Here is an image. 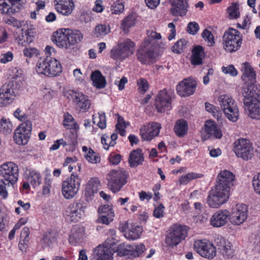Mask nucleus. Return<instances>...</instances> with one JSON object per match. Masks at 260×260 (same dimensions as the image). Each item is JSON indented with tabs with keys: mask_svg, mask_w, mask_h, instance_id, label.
I'll list each match as a JSON object with an SVG mask.
<instances>
[{
	"mask_svg": "<svg viewBox=\"0 0 260 260\" xmlns=\"http://www.w3.org/2000/svg\"><path fill=\"white\" fill-rule=\"evenodd\" d=\"M234 178V175L230 171H220L217 177L216 185L208 193L207 203L210 207L218 208L227 201Z\"/></svg>",
	"mask_w": 260,
	"mask_h": 260,
	"instance_id": "1",
	"label": "nucleus"
},
{
	"mask_svg": "<svg viewBox=\"0 0 260 260\" xmlns=\"http://www.w3.org/2000/svg\"><path fill=\"white\" fill-rule=\"evenodd\" d=\"M22 85L21 80L17 79H13L4 84L0 88V107L12 103Z\"/></svg>",
	"mask_w": 260,
	"mask_h": 260,
	"instance_id": "2",
	"label": "nucleus"
},
{
	"mask_svg": "<svg viewBox=\"0 0 260 260\" xmlns=\"http://www.w3.org/2000/svg\"><path fill=\"white\" fill-rule=\"evenodd\" d=\"M37 73L47 76H56L62 71L60 63L54 58L50 56L41 57L37 63Z\"/></svg>",
	"mask_w": 260,
	"mask_h": 260,
	"instance_id": "3",
	"label": "nucleus"
},
{
	"mask_svg": "<svg viewBox=\"0 0 260 260\" xmlns=\"http://www.w3.org/2000/svg\"><path fill=\"white\" fill-rule=\"evenodd\" d=\"M161 36L155 31H151L141 45V51L138 55L139 60L143 63H146L148 60L154 57L155 40L160 39Z\"/></svg>",
	"mask_w": 260,
	"mask_h": 260,
	"instance_id": "4",
	"label": "nucleus"
},
{
	"mask_svg": "<svg viewBox=\"0 0 260 260\" xmlns=\"http://www.w3.org/2000/svg\"><path fill=\"white\" fill-rule=\"evenodd\" d=\"M128 174L123 169L113 170L107 175L108 188L113 193L118 192L127 183Z\"/></svg>",
	"mask_w": 260,
	"mask_h": 260,
	"instance_id": "5",
	"label": "nucleus"
},
{
	"mask_svg": "<svg viewBox=\"0 0 260 260\" xmlns=\"http://www.w3.org/2000/svg\"><path fill=\"white\" fill-rule=\"evenodd\" d=\"M218 100L226 117L230 120L236 122L239 118V112L235 101L231 96L226 94L220 95Z\"/></svg>",
	"mask_w": 260,
	"mask_h": 260,
	"instance_id": "6",
	"label": "nucleus"
},
{
	"mask_svg": "<svg viewBox=\"0 0 260 260\" xmlns=\"http://www.w3.org/2000/svg\"><path fill=\"white\" fill-rule=\"evenodd\" d=\"M64 95L72 101L76 109L80 113L87 112L90 107L91 103L88 97L81 92L68 90L64 92Z\"/></svg>",
	"mask_w": 260,
	"mask_h": 260,
	"instance_id": "7",
	"label": "nucleus"
},
{
	"mask_svg": "<svg viewBox=\"0 0 260 260\" xmlns=\"http://www.w3.org/2000/svg\"><path fill=\"white\" fill-rule=\"evenodd\" d=\"M81 183V179L74 173L67 178L62 183L61 191L67 199L73 198L78 193Z\"/></svg>",
	"mask_w": 260,
	"mask_h": 260,
	"instance_id": "8",
	"label": "nucleus"
},
{
	"mask_svg": "<svg viewBox=\"0 0 260 260\" xmlns=\"http://www.w3.org/2000/svg\"><path fill=\"white\" fill-rule=\"evenodd\" d=\"M188 228L185 225L175 224L166 238V243L170 246H176L187 236Z\"/></svg>",
	"mask_w": 260,
	"mask_h": 260,
	"instance_id": "9",
	"label": "nucleus"
},
{
	"mask_svg": "<svg viewBox=\"0 0 260 260\" xmlns=\"http://www.w3.org/2000/svg\"><path fill=\"white\" fill-rule=\"evenodd\" d=\"M233 145V151L238 157L248 160L253 156V148L248 140L240 139L235 141Z\"/></svg>",
	"mask_w": 260,
	"mask_h": 260,
	"instance_id": "10",
	"label": "nucleus"
},
{
	"mask_svg": "<svg viewBox=\"0 0 260 260\" xmlns=\"http://www.w3.org/2000/svg\"><path fill=\"white\" fill-rule=\"evenodd\" d=\"M242 37L240 32L234 28H230L226 31L223 36L224 49L229 52L236 51L241 45Z\"/></svg>",
	"mask_w": 260,
	"mask_h": 260,
	"instance_id": "11",
	"label": "nucleus"
},
{
	"mask_svg": "<svg viewBox=\"0 0 260 260\" xmlns=\"http://www.w3.org/2000/svg\"><path fill=\"white\" fill-rule=\"evenodd\" d=\"M134 50V42L127 39L111 50V57L116 60H122L132 54Z\"/></svg>",
	"mask_w": 260,
	"mask_h": 260,
	"instance_id": "12",
	"label": "nucleus"
},
{
	"mask_svg": "<svg viewBox=\"0 0 260 260\" xmlns=\"http://www.w3.org/2000/svg\"><path fill=\"white\" fill-rule=\"evenodd\" d=\"M0 175L4 179L2 181L5 185L14 184L18 179V168L12 162H7L2 165L0 168Z\"/></svg>",
	"mask_w": 260,
	"mask_h": 260,
	"instance_id": "13",
	"label": "nucleus"
},
{
	"mask_svg": "<svg viewBox=\"0 0 260 260\" xmlns=\"http://www.w3.org/2000/svg\"><path fill=\"white\" fill-rule=\"evenodd\" d=\"M85 208L82 202L72 203L66 208L64 217L67 220L77 222L84 216Z\"/></svg>",
	"mask_w": 260,
	"mask_h": 260,
	"instance_id": "14",
	"label": "nucleus"
},
{
	"mask_svg": "<svg viewBox=\"0 0 260 260\" xmlns=\"http://www.w3.org/2000/svg\"><path fill=\"white\" fill-rule=\"evenodd\" d=\"M195 251L201 256L212 259L216 254V248L210 242L205 240L196 241L194 243Z\"/></svg>",
	"mask_w": 260,
	"mask_h": 260,
	"instance_id": "15",
	"label": "nucleus"
},
{
	"mask_svg": "<svg viewBox=\"0 0 260 260\" xmlns=\"http://www.w3.org/2000/svg\"><path fill=\"white\" fill-rule=\"evenodd\" d=\"M173 91L164 89L160 90L155 99V107L158 112H164L171 108Z\"/></svg>",
	"mask_w": 260,
	"mask_h": 260,
	"instance_id": "16",
	"label": "nucleus"
},
{
	"mask_svg": "<svg viewBox=\"0 0 260 260\" xmlns=\"http://www.w3.org/2000/svg\"><path fill=\"white\" fill-rule=\"evenodd\" d=\"M247 207L245 204H239L232 209L229 213V219L231 222L236 225L242 223L247 217Z\"/></svg>",
	"mask_w": 260,
	"mask_h": 260,
	"instance_id": "17",
	"label": "nucleus"
},
{
	"mask_svg": "<svg viewBox=\"0 0 260 260\" xmlns=\"http://www.w3.org/2000/svg\"><path fill=\"white\" fill-rule=\"evenodd\" d=\"M197 83L192 79H184L176 86L177 93L181 96H187L192 94L196 90Z\"/></svg>",
	"mask_w": 260,
	"mask_h": 260,
	"instance_id": "18",
	"label": "nucleus"
},
{
	"mask_svg": "<svg viewBox=\"0 0 260 260\" xmlns=\"http://www.w3.org/2000/svg\"><path fill=\"white\" fill-rule=\"evenodd\" d=\"M244 108L248 112V116L255 119H260V100L243 99Z\"/></svg>",
	"mask_w": 260,
	"mask_h": 260,
	"instance_id": "19",
	"label": "nucleus"
},
{
	"mask_svg": "<svg viewBox=\"0 0 260 260\" xmlns=\"http://www.w3.org/2000/svg\"><path fill=\"white\" fill-rule=\"evenodd\" d=\"M160 127V125L157 123L144 125L140 129L141 138L143 140L150 141L159 134Z\"/></svg>",
	"mask_w": 260,
	"mask_h": 260,
	"instance_id": "20",
	"label": "nucleus"
},
{
	"mask_svg": "<svg viewBox=\"0 0 260 260\" xmlns=\"http://www.w3.org/2000/svg\"><path fill=\"white\" fill-rule=\"evenodd\" d=\"M52 41L60 48L67 49L71 46L68 29H61L54 32Z\"/></svg>",
	"mask_w": 260,
	"mask_h": 260,
	"instance_id": "21",
	"label": "nucleus"
},
{
	"mask_svg": "<svg viewBox=\"0 0 260 260\" xmlns=\"http://www.w3.org/2000/svg\"><path fill=\"white\" fill-rule=\"evenodd\" d=\"M171 4L170 13L173 16L183 17L186 15L188 8L187 0H173Z\"/></svg>",
	"mask_w": 260,
	"mask_h": 260,
	"instance_id": "22",
	"label": "nucleus"
},
{
	"mask_svg": "<svg viewBox=\"0 0 260 260\" xmlns=\"http://www.w3.org/2000/svg\"><path fill=\"white\" fill-rule=\"evenodd\" d=\"M215 244L219 252L225 258H230L234 255L231 244L222 237H217L215 240Z\"/></svg>",
	"mask_w": 260,
	"mask_h": 260,
	"instance_id": "23",
	"label": "nucleus"
},
{
	"mask_svg": "<svg viewBox=\"0 0 260 260\" xmlns=\"http://www.w3.org/2000/svg\"><path fill=\"white\" fill-rule=\"evenodd\" d=\"M244 99L260 100V85L252 82L245 83L243 87Z\"/></svg>",
	"mask_w": 260,
	"mask_h": 260,
	"instance_id": "24",
	"label": "nucleus"
},
{
	"mask_svg": "<svg viewBox=\"0 0 260 260\" xmlns=\"http://www.w3.org/2000/svg\"><path fill=\"white\" fill-rule=\"evenodd\" d=\"M54 3L57 12L65 16L70 15L75 7L72 0H54Z\"/></svg>",
	"mask_w": 260,
	"mask_h": 260,
	"instance_id": "25",
	"label": "nucleus"
},
{
	"mask_svg": "<svg viewBox=\"0 0 260 260\" xmlns=\"http://www.w3.org/2000/svg\"><path fill=\"white\" fill-rule=\"evenodd\" d=\"M36 34L34 28H29L26 30L21 29V32L16 38L17 44L22 46H26L31 43Z\"/></svg>",
	"mask_w": 260,
	"mask_h": 260,
	"instance_id": "26",
	"label": "nucleus"
},
{
	"mask_svg": "<svg viewBox=\"0 0 260 260\" xmlns=\"http://www.w3.org/2000/svg\"><path fill=\"white\" fill-rule=\"evenodd\" d=\"M229 216V212L226 210L218 211L212 215L211 224L214 227H221L226 223Z\"/></svg>",
	"mask_w": 260,
	"mask_h": 260,
	"instance_id": "27",
	"label": "nucleus"
},
{
	"mask_svg": "<svg viewBox=\"0 0 260 260\" xmlns=\"http://www.w3.org/2000/svg\"><path fill=\"white\" fill-rule=\"evenodd\" d=\"M143 161V154L141 149L138 148L131 152L128 160L131 167H137L138 166L142 165Z\"/></svg>",
	"mask_w": 260,
	"mask_h": 260,
	"instance_id": "28",
	"label": "nucleus"
},
{
	"mask_svg": "<svg viewBox=\"0 0 260 260\" xmlns=\"http://www.w3.org/2000/svg\"><path fill=\"white\" fill-rule=\"evenodd\" d=\"M100 186V181L96 178H91L86 185L85 196L87 199H90L97 193Z\"/></svg>",
	"mask_w": 260,
	"mask_h": 260,
	"instance_id": "29",
	"label": "nucleus"
},
{
	"mask_svg": "<svg viewBox=\"0 0 260 260\" xmlns=\"http://www.w3.org/2000/svg\"><path fill=\"white\" fill-rule=\"evenodd\" d=\"M91 260H112L111 254L108 249L101 246L96 247L94 250V255Z\"/></svg>",
	"mask_w": 260,
	"mask_h": 260,
	"instance_id": "30",
	"label": "nucleus"
},
{
	"mask_svg": "<svg viewBox=\"0 0 260 260\" xmlns=\"http://www.w3.org/2000/svg\"><path fill=\"white\" fill-rule=\"evenodd\" d=\"M90 77L93 85L96 88H103L105 87L106 85V79L100 71L95 70L92 72Z\"/></svg>",
	"mask_w": 260,
	"mask_h": 260,
	"instance_id": "31",
	"label": "nucleus"
},
{
	"mask_svg": "<svg viewBox=\"0 0 260 260\" xmlns=\"http://www.w3.org/2000/svg\"><path fill=\"white\" fill-rule=\"evenodd\" d=\"M142 233V228L139 225L130 224L129 230L124 233L125 237L129 240H134L139 238Z\"/></svg>",
	"mask_w": 260,
	"mask_h": 260,
	"instance_id": "32",
	"label": "nucleus"
},
{
	"mask_svg": "<svg viewBox=\"0 0 260 260\" xmlns=\"http://www.w3.org/2000/svg\"><path fill=\"white\" fill-rule=\"evenodd\" d=\"M205 127L206 132L211 136L217 139H219L222 137L221 131L214 122H207Z\"/></svg>",
	"mask_w": 260,
	"mask_h": 260,
	"instance_id": "33",
	"label": "nucleus"
},
{
	"mask_svg": "<svg viewBox=\"0 0 260 260\" xmlns=\"http://www.w3.org/2000/svg\"><path fill=\"white\" fill-rule=\"evenodd\" d=\"M188 130V124L186 120L181 119L177 121L174 126V131L178 136L181 137L185 135Z\"/></svg>",
	"mask_w": 260,
	"mask_h": 260,
	"instance_id": "34",
	"label": "nucleus"
},
{
	"mask_svg": "<svg viewBox=\"0 0 260 260\" xmlns=\"http://www.w3.org/2000/svg\"><path fill=\"white\" fill-rule=\"evenodd\" d=\"M57 234L53 231H49L45 233L42 239V244L43 247H49L55 242L57 240Z\"/></svg>",
	"mask_w": 260,
	"mask_h": 260,
	"instance_id": "35",
	"label": "nucleus"
},
{
	"mask_svg": "<svg viewBox=\"0 0 260 260\" xmlns=\"http://www.w3.org/2000/svg\"><path fill=\"white\" fill-rule=\"evenodd\" d=\"M204 54L203 48L200 46H196L192 50L191 63L193 65H200L202 63V56Z\"/></svg>",
	"mask_w": 260,
	"mask_h": 260,
	"instance_id": "36",
	"label": "nucleus"
},
{
	"mask_svg": "<svg viewBox=\"0 0 260 260\" xmlns=\"http://www.w3.org/2000/svg\"><path fill=\"white\" fill-rule=\"evenodd\" d=\"M84 238L83 231L75 228L72 231V234L69 237V242L72 244H76L81 243Z\"/></svg>",
	"mask_w": 260,
	"mask_h": 260,
	"instance_id": "37",
	"label": "nucleus"
},
{
	"mask_svg": "<svg viewBox=\"0 0 260 260\" xmlns=\"http://www.w3.org/2000/svg\"><path fill=\"white\" fill-rule=\"evenodd\" d=\"M68 31L69 32L71 46H73L75 44L79 43L82 40L83 35L79 30H73L68 29Z\"/></svg>",
	"mask_w": 260,
	"mask_h": 260,
	"instance_id": "38",
	"label": "nucleus"
},
{
	"mask_svg": "<svg viewBox=\"0 0 260 260\" xmlns=\"http://www.w3.org/2000/svg\"><path fill=\"white\" fill-rule=\"evenodd\" d=\"M30 136L25 135L22 132H17L16 129L14 135V140L18 145H25L28 142Z\"/></svg>",
	"mask_w": 260,
	"mask_h": 260,
	"instance_id": "39",
	"label": "nucleus"
},
{
	"mask_svg": "<svg viewBox=\"0 0 260 260\" xmlns=\"http://www.w3.org/2000/svg\"><path fill=\"white\" fill-rule=\"evenodd\" d=\"M242 70L243 74L246 77H248L251 82L255 79V73L253 69L248 62H245L242 64Z\"/></svg>",
	"mask_w": 260,
	"mask_h": 260,
	"instance_id": "40",
	"label": "nucleus"
},
{
	"mask_svg": "<svg viewBox=\"0 0 260 260\" xmlns=\"http://www.w3.org/2000/svg\"><path fill=\"white\" fill-rule=\"evenodd\" d=\"M135 16L133 15H129L123 20L121 28L124 31H128L129 28L135 25Z\"/></svg>",
	"mask_w": 260,
	"mask_h": 260,
	"instance_id": "41",
	"label": "nucleus"
},
{
	"mask_svg": "<svg viewBox=\"0 0 260 260\" xmlns=\"http://www.w3.org/2000/svg\"><path fill=\"white\" fill-rule=\"evenodd\" d=\"M12 124L10 121L3 118L0 121V131L5 134H9L11 133Z\"/></svg>",
	"mask_w": 260,
	"mask_h": 260,
	"instance_id": "42",
	"label": "nucleus"
},
{
	"mask_svg": "<svg viewBox=\"0 0 260 260\" xmlns=\"http://www.w3.org/2000/svg\"><path fill=\"white\" fill-rule=\"evenodd\" d=\"M116 115L118 117L116 129L118 131L119 133L121 136H124L126 133L125 127H126L127 124L122 117L120 116L118 114H116Z\"/></svg>",
	"mask_w": 260,
	"mask_h": 260,
	"instance_id": "43",
	"label": "nucleus"
},
{
	"mask_svg": "<svg viewBox=\"0 0 260 260\" xmlns=\"http://www.w3.org/2000/svg\"><path fill=\"white\" fill-rule=\"evenodd\" d=\"M23 121V122L20 124L19 126L16 129L17 132H22L25 133V135L30 136L32 129L31 121L28 120L27 119Z\"/></svg>",
	"mask_w": 260,
	"mask_h": 260,
	"instance_id": "44",
	"label": "nucleus"
},
{
	"mask_svg": "<svg viewBox=\"0 0 260 260\" xmlns=\"http://www.w3.org/2000/svg\"><path fill=\"white\" fill-rule=\"evenodd\" d=\"M200 177L201 175L200 174L193 172L189 173L180 177L179 179L180 184H186L192 180Z\"/></svg>",
	"mask_w": 260,
	"mask_h": 260,
	"instance_id": "45",
	"label": "nucleus"
},
{
	"mask_svg": "<svg viewBox=\"0 0 260 260\" xmlns=\"http://www.w3.org/2000/svg\"><path fill=\"white\" fill-rule=\"evenodd\" d=\"M134 249L133 246L125 245L124 243L119 244L117 247V254L120 256L126 255L128 252Z\"/></svg>",
	"mask_w": 260,
	"mask_h": 260,
	"instance_id": "46",
	"label": "nucleus"
},
{
	"mask_svg": "<svg viewBox=\"0 0 260 260\" xmlns=\"http://www.w3.org/2000/svg\"><path fill=\"white\" fill-rule=\"evenodd\" d=\"M3 21L8 25H11L17 28H20L22 26L21 22L13 17L8 16H5L3 17Z\"/></svg>",
	"mask_w": 260,
	"mask_h": 260,
	"instance_id": "47",
	"label": "nucleus"
},
{
	"mask_svg": "<svg viewBox=\"0 0 260 260\" xmlns=\"http://www.w3.org/2000/svg\"><path fill=\"white\" fill-rule=\"evenodd\" d=\"M239 5L237 4L233 3L228 8V12L229 13L230 19H236L239 17Z\"/></svg>",
	"mask_w": 260,
	"mask_h": 260,
	"instance_id": "48",
	"label": "nucleus"
},
{
	"mask_svg": "<svg viewBox=\"0 0 260 260\" xmlns=\"http://www.w3.org/2000/svg\"><path fill=\"white\" fill-rule=\"evenodd\" d=\"M23 55L28 58L38 57L39 55V51L36 48L26 47L23 50Z\"/></svg>",
	"mask_w": 260,
	"mask_h": 260,
	"instance_id": "49",
	"label": "nucleus"
},
{
	"mask_svg": "<svg viewBox=\"0 0 260 260\" xmlns=\"http://www.w3.org/2000/svg\"><path fill=\"white\" fill-rule=\"evenodd\" d=\"M30 176L29 177L30 183L34 187L38 186L41 183V176L39 173L32 172L30 173Z\"/></svg>",
	"mask_w": 260,
	"mask_h": 260,
	"instance_id": "50",
	"label": "nucleus"
},
{
	"mask_svg": "<svg viewBox=\"0 0 260 260\" xmlns=\"http://www.w3.org/2000/svg\"><path fill=\"white\" fill-rule=\"evenodd\" d=\"M202 37L208 42V46H212L214 43V39L212 32L208 29H205L202 32Z\"/></svg>",
	"mask_w": 260,
	"mask_h": 260,
	"instance_id": "51",
	"label": "nucleus"
},
{
	"mask_svg": "<svg viewBox=\"0 0 260 260\" xmlns=\"http://www.w3.org/2000/svg\"><path fill=\"white\" fill-rule=\"evenodd\" d=\"M205 109L207 111L211 113L213 116L218 119L221 114V111L218 110L216 107L208 103H205Z\"/></svg>",
	"mask_w": 260,
	"mask_h": 260,
	"instance_id": "52",
	"label": "nucleus"
},
{
	"mask_svg": "<svg viewBox=\"0 0 260 260\" xmlns=\"http://www.w3.org/2000/svg\"><path fill=\"white\" fill-rule=\"evenodd\" d=\"M186 44L185 39H180L178 40L172 47V51L177 53H180L183 49Z\"/></svg>",
	"mask_w": 260,
	"mask_h": 260,
	"instance_id": "53",
	"label": "nucleus"
},
{
	"mask_svg": "<svg viewBox=\"0 0 260 260\" xmlns=\"http://www.w3.org/2000/svg\"><path fill=\"white\" fill-rule=\"evenodd\" d=\"M114 216V213H110V214L108 215L100 214L98 219L99 222L109 224L110 222L113 221Z\"/></svg>",
	"mask_w": 260,
	"mask_h": 260,
	"instance_id": "54",
	"label": "nucleus"
},
{
	"mask_svg": "<svg viewBox=\"0 0 260 260\" xmlns=\"http://www.w3.org/2000/svg\"><path fill=\"white\" fill-rule=\"evenodd\" d=\"M85 158L87 160L91 163H97L100 160V157L96 156L95 152L91 149L88 150Z\"/></svg>",
	"mask_w": 260,
	"mask_h": 260,
	"instance_id": "55",
	"label": "nucleus"
},
{
	"mask_svg": "<svg viewBox=\"0 0 260 260\" xmlns=\"http://www.w3.org/2000/svg\"><path fill=\"white\" fill-rule=\"evenodd\" d=\"M95 31L99 36H105L110 32V27L106 25H98L96 26Z\"/></svg>",
	"mask_w": 260,
	"mask_h": 260,
	"instance_id": "56",
	"label": "nucleus"
},
{
	"mask_svg": "<svg viewBox=\"0 0 260 260\" xmlns=\"http://www.w3.org/2000/svg\"><path fill=\"white\" fill-rule=\"evenodd\" d=\"M199 29L198 24L196 22H189L187 26V31L191 35H196Z\"/></svg>",
	"mask_w": 260,
	"mask_h": 260,
	"instance_id": "57",
	"label": "nucleus"
},
{
	"mask_svg": "<svg viewBox=\"0 0 260 260\" xmlns=\"http://www.w3.org/2000/svg\"><path fill=\"white\" fill-rule=\"evenodd\" d=\"M137 84L140 92L144 93L148 88L149 84L147 81L144 79L141 78L138 80Z\"/></svg>",
	"mask_w": 260,
	"mask_h": 260,
	"instance_id": "58",
	"label": "nucleus"
},
{
	"mask_svg": "<svg viewBox=\"0 0 260 260\" xmlns=\"http://www.w3.org/2000/svg\"><path fill=\"white\" fill-rule=\"evenodd\" d=\"M124 10V5L122 3H114L111 6V11L112 13L118 14L123 12Z\"/></svg>",
	"mask_w": 260,
	"mask_h": 260,
	"instance_id": "59",
	"label": "nucleus"
},
{
	"mask_svg": "<svg viewBox=\"0 0 260 260\" xmlns=\"http://www.w3.org/2000/svg\"><path fill=\"white\" fill-rule=\"evenodd\" d=\"M165 207L162 204H159L153 211V216L157 218H161L164 216Z\"/></svg>",
	"mask_w": 260,
	"mask_h": 260,
	"instance_id": "60",
	"label": "nucleus"
},
{
	"mask_svg": "<svg viewBox=\"0 0 260 260\" xmlns=\"http://www.w3.org/2000/svg\"><path fill=\"white\" fill-rule=\"evenodd\" d=\"M252 185L255 192L260 194V173L253 178Z\"/></svg>",
	"mask_w": 260,
	"mask_h": 260,
	"instance_id": "61",
	"label": "nucleus"
},
{
	"mask_svg": "<svg viewBox=\"0 0 260 260\" xmlns=\"http://www.w3.org/2000/svg\"><path fill=\"white\" fill-rule=\"evenodd\" d=\"M99 212L100 214L108 215L110 213H114L112 207L108 205H104L99 208Z\"/></svg>",
	"mask_w": 260,
	"mask_h": 260,
	"instance_id": "62",
	"label": "nucleus"
},
{
	"mask_svg": "<svg viewBox=\"0 0 260 260\" xmlns=\"http://www.w3.org/2000/svg\"><path fill=\"white\" fill-rule=\"evenodd\" d=\"M135 247V251L133 253L135 257L140 256L145 250V246L142 243L136 245Z\"/></svg>",
	"mask_w": 260,
	"mask_h": 260,
	"instance_id": "63",
	"label": "nucleus"
},
{
	"mask_svg": "<svg viewBox=\"0 0 260 260\" xmlns=\"http://www.w3.org/2000/svg\"><path fill=\"white\" fill-rule=\"evenodd\" d=\"M121 159V156L118 154H111L109 156V160L112 165H118L120 162Z\"/></svg>",
	"mask_w": 260,
	"mask_h": 260,
	"instance_id": "64",
	"label": "nucleus"
}]
</instances>
